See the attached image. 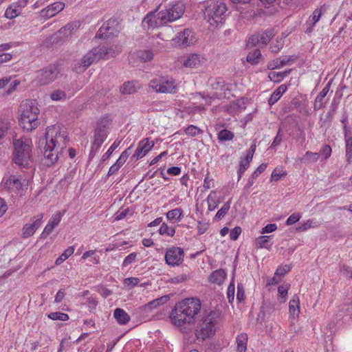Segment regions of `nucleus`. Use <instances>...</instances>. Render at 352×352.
<instances>
[{
  "mask_svg": "<svg viewBox=\"0 0 352 352\" xmlns=\"http://www.w3.org/2000/svg\"><path fill=\"white\" fill-rule=\"evenodd\" d=\"M196 41L194 32L188 28L184 29L178 33L175 38L173 39L175 45L178 47H187L193 44Z\"/></svg>",
  "mask_w": 352,
  "mask_h": 352,
  "instance_id": "obj_13",
  "label": "nucleus"
},
{
  "mask_svg": "<svg viewBox=\"0 0 352 352\" xmlns=\"http://www.w3.org/2000/svg\"><path fill=\"white\" fill-rule=\"evenodd\" d=\"M219 316L218 312L210 311L208 316L201 319L195 329V336L198 340H205L214 334L217 318Z\"/></svg>",
  "mask_w": 352,
  "mask_h": 352,
  "instance_id": "obj_7",
  "label": "nucleus"
},
{
  "mask_svg": "<svg viewBox=\"0 0 352 352\" xmlns=\"http://www.w3.org/2000/svg\"><path fill=\"white\" fill-rule=\"evenodd\" d=\"M98 60L97 52L90 51L87 52L83 57L74 64L73 70L80 74L84 72L86 69L89 67L92 63Z\"/></svg>",
  "mask_w": 352,
  "mask_h": 352,
  "instance_id": "obj_14",
  "label": "nucleus"
},
{
  "mask_svg": "<svg viewBox=\"0 0 352 352\" xmlns=\"http://www.w3.org/2000/svg\"><path fill=\"white\" fill-rule=\"evenodd\" d=\"M337 108L338 103L335 100H333L331 102V109L328 111L323 118H320V122L321 127L325 128L326 129L330 128L334 113Z\"/></svg>",
  "mask_w": 352,
  "mask_h": 352,
  "instance_id": "obj_21",
  "label": "nucleus"
},
{
  "mask_svg": "<svg viewBox=\"0 0 352 352\" xmlns=\"http://www.w3.org/2000/svg\"><path fill=\"white\" fill-rule=\"evenodd\" d=\"M272 236H260L256 239L255 245L256 248H266L270 249V245L268 246L267 243Z\"/></svg>",
  "mask_w": 352,
  "mask_h": 352,
  "instance_id": "obj_39",
  "label": "nucleus"
},
{
  "mask_svg": "<svg viewBox=\"0 0 352 352\" xmlns=\"http://www.w3.org/2000/svg\"><path fill=\"white\" fill-rule=\"evenodd\" d=\"M262 55L259 49H255L252 52H250L246 57V60L248 63H250L252 65H255L258 63L259 59L261 58Z\"/></svg>",
  "mask_w": 352,
  "mask_h": 352,
  "instance_id": "obj_38",
  "label": "nucleus"
},
{
  "mask_svg": "<svg viewBox=\"0 0 352 352\" xmlns=\"http://www.w3.org/2000/svg\"><path fill=\"white\" fill-rule=\"evenodd\" d=\"M154 144V142H150L148 138H144L139 142L135 153L131 156V160H137L142 158L153 148Z\"/></svg>",
  "mask_w": 352,
  "mask_h": 352,
  "instance_id": "obj_17",
  "label": "nucleus"
},
{
  "mask_svg": "<svg viewBox=\"0 0 352 352\" xmlns=\"http://www.w3.org/2000/svg\"><path fill=\"white\" fill-rule=\"evenodd\" d=\"M267 168V164L263 163L260 166H258L256 169L252 173L250 177L248 179L247 184H245L244 189L248 190L253 184H254V180L263 172L265 171V170Z\"/></svg>",
  "mask_w": 352,
  "mask_h": 352,
  "instance_id": "obj_29",
  "label": "nucleus"
},
{
  "mask_svg": "<svg viewBox=\"0 0 352 352\" xmlns=\"http://www.w3.org/2000/svg\"><path fill=\"white\" fill-rule=\"evenodd\" d=\"M129 212H131V215L133 214V212H131V210L129 208L118 210L115 214V221H120L123 219Z\"/></svg>",
  "mask_w": 352,
  "mask_h": 352,
  "instance_id": "obj_52",
  "label": "nucleus"
},
{
  "mask_svg": "<svg viewBox=\"0 0 352 352\" xmlns=\"http://www.w3.org/2000/svg\"><path fill=\"white\" fill-rule=\"evenodd\" d=\"M340 122L343 124L344 136H345L346 135H350L351 132L348 127V115L346 113H343Z\"/></svg>",
  "mask_w": 352,
  "mask_h": 352,
  "instance_id": "obj_58",
  "label": "nucleus"
},
{
  "mask_svg": "<svg viewBox=\"0 0 352 352\" xmlns=\"http://www.w3.org/2000/svg\"><path fill=\"white\" fill-rule=\"evenodd\" d=\"M5 186L17 191L23 190V184L21 180L14 175H11L5 182Z\"/></svg>",
  "mask_w": 352,
  "mask_h": 352,
  "instance_id": "obj_27",
  "label": "nucleus"
},
{
  "mask_svg": "<svg viewBox=\"0 0 352 352\" xmlns=\"http://www.w3.org/2000/svg\"><path fill=\"white\" fill-rule=\"evenodd\" d=\"M295 58L293 56H284L279 58H276L270 61L267 65V68L270 70L274 69H280L289 64V62L294 61Z\"/></svg>",
  "mask_w": 352,
  "mask_h": 352,
  "instance_id": "obj_20",
  "label": "nucleus"
},
{
  "mask_svg": "<svg viewBox=\"0 0 352 352\" xmlns=\"http://www.w3.org/2000/svg\"><path fill=\"white\" fill-rule=\"evenodd\" d=\"M160 6L153 11L148 12L143 19L142 24L144 27H147L149 28H154L157 25V22L155 20V14L157 12L159 9Z\"/></svg>",
  "mask_w": 352,
  "mask_h": 352,
  "instance_id": "obj_30",
  "label": "nucleus"
},
{
  "mask_svg": "<svg viewBox=\"0 0 352 352\" xmlns=\"http://www.w3.org/2000/svg\"><path fill=\"white\" fill-rule=\"evenodd\" d=\"M275 310L274 305L270 302L264 301L261 307L257 320L263 321L266 316H270Z\"/></svg>",
  "mask_w": 352,
  "mask_h": 352,
  "instance_id": "obj_26",
  "label": "nucleus"
},
{
  "mask_svg": "<svg viewBox=\"0 0 352 352\" xmlns=\"http://www.w3.org/2000/svg\"><path fill=\"white\" fill-rule=\"evenodd\" d=\"M20 10L16 8H14V6L12 3L6 9L4 16L7 19H13L18 16L20 14Z\"/></svg>",
  "mask_w": 352,
  "mask_h": 352,
  "instance_id": "obj_42",
  "label": "nucleus"
},
{
  "mask_svg": "<svg viewBox=\"0 0 352 352\" xmlns=\"http://www.w3.org/2000/svg\"><path fill=\"white\" fill-rule=\"evenodd\" d=\"M111 120L109 116H102L96 123L91 136L92 142L88 161H91L107 140L110 130Z\"/></svg>",
  "mask_w": 352,
  "mask_h": 352,
  "instance_id": "obj_6",
  "label": "nucleus"
},
{
  "mask_svg": "<svg viewBox=\"0 0 352 352\" xmlns=\"http://www.w3.org/2000/svg\"><path fill=\"white\" fill-rule=\"evenodd\" d=\"M48 318L52 320L66 321L69 320V315L63 312H52L48 315Z\"/></svg>",
  "mask_w": 352,
  "mask_h": 352,
  "instance_id": "obj_45",
  "label": "nucleus"
},
{
  "mask_svg": "<svg viewBox=\"0 0 352 352\" xmlns=\"http://www.w3.org/2000/svg\"><path fill=\"white\" fill-rule=\"evenodd\" d=\"M226 276V272L223 269L217 270L212 272L208 277V280L214 284L221 285Z\"/></svg>",
  "mask_w": 352,
  "mask_h": 352,
  "instance_id": "obj_25",
  "label": "nucleus"
},
{
  "mask_svg": "<svg viewBox=\"0 0 352 352\" xmlns=\"http://www.w3.org/2000/svg\"><path fill=\"white\" fill-rule=\"evenodd\" d=\"M113 317L119 324H126L131 320L130 316L122 308H116L113 311Z\"/></svg>",
  "mask_w": 352,
  "mask_h": 352,
  "instance_id": "obj_23",
  "label": "nucleus"
},
{
  "mask_svg": "<svg viewBox=\"0 0 352 352\" xmlns=\"http://www.w3.org/2000/svg\"><path fill=\"white\" fill-rule=\"evenodd\" d=\"M287 87L286 85H280L270 96L268 100V104L270 106L274 104L280 98L282 95L287 91Z\"/></svg>",
  "mask_w": 352,
  "mask_h": 352,
  "instance_id": "obj_28",
  "label": "nucleus"
},
{
  "mask_svg": "<svg viewBox=\"0 0 352 352\" xmlns=\"http://www.w3.org/2000/svg\"><path fill=\"white\" fill-rule=\"evenodd\" d=\"M245 299V288L243 284L239 283L237 285L236 300L239 302H241Z\"/></svg>",
  "mask_w": 352,
  "mask_h": 352,
  "instance_id": "obj_57",
  "label": "nucleus"
},
{
  "mask_svg": "<svg viewBox=\"0 0 352 352\" xmlns=\"http://www.w3.org/2000/svg\"><path fill=\"white\" fill-rule=\"evenodd\" d=\"M275 35L276 32L273 28L257 32L249 37L246 47L250 49L256 46L261 47L266 46Z\"/></svg>",
  "mask_w": 352,
  "mask_h": 352,
  "instance_id": "obj_8",
  "label": "nucleus"
},
{
  "mask_svg": "<svg viewBox=\"0 0 352 352\" xmlns=\"http://www.w3.org/2000/svg\"><path fill=\"white\" fill-rule=\"evenodd\" d=\"M184 252L179 247H172L166 250V263L169 266H179L184 261Z\"/></svg>",
  "mask_w": 352,
  "mask_h": 352,
  "instance_id": "obj_12",
  "label": "nucleus"
},
{
  "mask_svg": "<svg viewBox=\"0 0 352 352\" xmlns=\"http://www.w3.org/2000/svg\"><path fill=\"white\" fill-rule=\"evenodd\" d=\"M166 218L169 221H180L183 217V210L177 208L166 212Z\"/></svg>",
  "mask_w": 352,
  "mask_h": 352,
  "instance_id": "obj_36",
  "label": "nucleus"
},
{
  "mask_svg": "<svg viewBox=\"0 0 352 352\" xmlns=\"http://www.w3.org/2000/svg\"><path fill=\"white\" fill-rule=\"evenodd\" d=\"M248 335L245 333H241L237 336L236 342L237 344V352H245L247 350Z\"/></svg>",
  "mask_w": 352,
  "mask_h": 352,
  "instance_id": "obj_34",
  "label": "nucleus"
},
{
  "mask_svg": "<svg viewBox=\"0 0 352 352\" xmlns=\"http://www.w3.org/2000/svg\"><path fill=\"white\" fill-rule=\"evenodd\" d=\"M284 41L283 38L276 39V43L271 45V50L272 53L278 52L283 47Z\"/></svg>",
  "mask_w": 352,
  "mask_h": 352,
  "instance_id": "obj_59",
  "label": "nucleus"
},
{
  "mask_svg": "<svg viewBox=\"0 0 352 352\" xmlns=\"http://www.w3.org/2000/svg\"><path fill=\"white\" fill-rule=\"evenodd\" d=\"M13 147L12 161L14 163L21 168H29L32 160L31 140L23 137L14 139Z\"/></svg>",
  "mask_w": 352,
  "mask_h": 352,
  "instance_id": "obj_5",
  "label": "nucleus"
},
{
  "mask_svg": "<svg viewBox=\"0 0 352 352\" xmlns=\"http://www.w3.org/2000/svg\"><path fill=\"white\" fill-rule=\"evenodd\" d=\"M59 74L60 69L58 65H50L38 71L37 76L38 82L41 85H48L56 79Z\"/></svg>",
  "mask_w": 352,
  "mask_h": 352,
  "instance_id": "obj_10",
  "label": "nucleus"
},
{
  "mask_svg": "<svg viewBox=\"0 0 352 352\" xmlns=\"http://www.w3.org/2000/svg\"><path fill=\"white\" fill-rule=\"evenodd\" d=\"M230 204L231 200H228L227 202H226L223 206L217 211L214 219L217 220H220L223 218L230 208Z\"/></svg>",
  "mask_w": 352,
  "mask_h": 352,
  "instance_id": "obj_43",
  "label": "nucleus"
},
{
  "mask_svg": "<svg viewBox=\"0 0 352 352\" xmlns=\"http://www.w3.org/2000/svg\"><path fill=\"white\" fill-rule=\"evenodd\" d=\"M149 87L156 93H175L176 86L172 78L168 76H160L152 79L149 82Z\"/></svg>",
  "mask_w": 352,
  "mask_h": 352,
  "instance_id": "obj_9",
  "label": "nucleus"
},
{
  "mask_svg": "<svg viewBox=\"0 0 352 352\" xmlns=\"http://www.w3.org/2000/svg\"><path fill=\"white\" fill-rule=\"evenodd\" d=\"M251 162L252 160L246 157L241 158L237 170L238 181L241 179L245 171L249 168Z\"/></svg>",
  "mask_w": 352,
  "mask_h": 352,
  "instance_id": "obj_35",
  "label": "nucleus"
},
{
  "mask_svg": "<svg viewBox=\"0 0 352 352\" xmlns=\"http://www.w3.org/2000/svg\"><path fill=\"white\" fill-rule=\"evenodd\" d=\"M226 84L221 78H217L213 82H211L210 87L213 90H225Z\"/></svg>",
  "mask_w": 352,
  "mask_h": 352,
  "instance_id": "obj_49",
  "label": "nucleus"
},
{
  "mask_svg": "<svg viewBox=\"0 0 352 352\" xmlns=\"http://www.w3.org/2000/svg\"><path fill=\"white\" fill-rule=\"evenodd\" d=\"M171 10V8L168 6L165 10L160 11L157 14L158 19H160L162 23H166L179 19V17H176Z\"/></svg>",
  "mask_w": 352,
  "mask_h": 352,
  "instance_id": "obj_22",
  "label": "nucleus"
},
{
  "mask_svg": "<svg viewBox=\"0 0 352 352\" xmlns=\"http://www.w3.org/2000/svg\"><path fill=\"white\" fill-rule=\"evenodd\" d=\"M203 62V58L197 54H190L184 61V65L186 67L195 68L199 66Z\"/></svg>",
  "mask_w": 352,
  "mask_h": 352,
  "instance_id": "obj_24",
  "label": "nucleus"
},
{
  "mask_svg": "<svg viewBox=\"0 0 352 352\" xmlns=\"http://www.w3.org/2000/svg\"><path fill=\"white\" fill-rule=\"evenodd\" d=\"M235 286L233 282H231L227 290V296L230 303H232L234 299Z\"/></svg>",
  "mask_w": 352,
  "mask_h": 352,
  "instance_id": "obj_55",
  "label": "nucleus"
},
{
  "mask_svg": "<svg viewBox=\"0 0 352 352\" xmlns=\"http://www.w3.org/2000/svg\"><path fill=\"white\" fill-rule=\"evenodd\" d=\"M66 98V94L61 90H56L51 94V99L52 100H60Z\"/></svg>",
  "mask_w": 352,
  "mask_h": 352,
  "instance_id": "obj_60",
  "label": "nucleus"
},
{
  "mask_svg": "<svg viewBox=\"0 0 352 352\" xmlns=\"http://www.w3.org/2000/svg\"><path fill=\"white\" fill-rule=\"evenodd\" d=\"M340 271L344 276L352 278V268L351 267L344 264L340 266Z\"/></svg>",
  "mask_w": 352,
  "mask_h": 352,
  "instance_id": "obj_61",
  "label": "nucleus"
},
{
  "mask_svg": "<svg viewBox=\"0 0 352 352\" xmlns=\"http://www.w3.org/2000/svg\"><path fill=\"white\" fill-rule=\"evenodd\" d=\"M292 269V267L289 265H285L283 267H278L275 272V275L277 276H284L287 273H288Z\"/></svg>",
  "mask_w": 352,
  "mask_h": 352,
  "instance_id": "obj_63",
  "label": "nucleus"
},
{
  "mask_svg": "<svg viewBox=\"0 0 352 352\" xmlns=\"http://www.w3.org/2000/svg\"><path fill=\"white\" fill-rule=\"evenodd\" d=\"M58 139H60L63 141L64 146L66 144V141H68L67 135L61 134L59 131L58 127L55 126L48 127L45 133V144L43 152L45 159V163L48 166L54 164L59 157L58 153H53V151L56 147L58 142Z\"/></svg>",
  "mask_w": 352,
  "mask_h": 352,
  "instance_id": "obj_2",
  "label": "nucleus"
},
{
  "mask_svg": "<svg viewBox=\"0 0 352 352\" xmlns=\"http://www.w3.org/2000/svg\"><path fill=\"white\" fill-rule=\"evenodd\" d=\"M242 232L241 228L239 226L234 227L232 230H231L230 232V239L232 241H236L238 239L239 235Z\"/></svg>",
  "mask_w": 352,
  "mask_h": 352,
  "instance_id": "obj_62",
  "label": "nucleus"
},
{
  "mask_svg": "<svg viewBox=\"0 0 352 352\" xmlns=\"http://www.w3.org/2000/svg\"><path fill=\"white\" fill-rule=\"evenodd\" d=\"M320 157V153H313L311 151H307L302 158V161L304 162H316Z\"/></svg>",
  "mask_w": 352,
  "mask_h": 352,
  "instance_id": "obj_48",
  "label": "nucleus"
},
{
  "mask_svg": "<svg viewBox=\"0 0 352 352\" xmlns=\"http://www.w3.org/2000/svg\"><path fill=\"white\" fill-rule=\"evenodd\" d=\"M119 32L118 23L115 19H110L106 21L98 30L96 38H107L116 36Z\"/></svg>",
  "mask_w": 352,
  "mask_h": 352,
  "instance_id": "obj_11",
  "label": "nucleus"
},
{
  "mask_svg": "<svg viewBox=\"0 0 352 352\" xmlns=\"http://www.w3.org/2000/svg\"><path fill=\"white\" fill-rule=\"evenodd\" d=\"M168 6L176 17L181 18L185 12V5L180 1L170 3Z\"/></svg>",
  "mask_w": 352,
  "mask_h": 352,
  "instance_id": "obj_32",
  "label": "nucleus"
},
{
  "mask_svg": "<svg viewBox=\"0 0 352 352\" xmlns=\"http://www.w3.org/2000/svg\"><path fill=\"white\" fill-rule=\"evenodd\" d=\"M344 137L346 146V159L349 164L352 163V135H346Z\"/></svg>",
  "mask_w": 352,
  "mask_h": 352,
  "instance_id": "obj_37",
  "label": "nucleus"
},
{
  "mask_svg": "<svg viewBox=\"0 0 352 352\" xmlns=\"http://www.w3.org/2000/svg\"><path fill=\"white\" fill-rule=\"evenodd\" d=\"M138 82L128 81L124 82L120 88L122 94H132L138 91Z\"/></svg>",
  "mask_w": 352,
  "mask_h": 352,
  "instance_id": "obj_31",
  "label": "nucleus"
},
{
  "mask_svg": "<svg viewBox=\"0 0 352 352\" xmlns=\"http://www.w3.org/2000/svg\"><path fill=\"white\" fill-rule=\"evenodd\" d=\"M328 7L326 4H323L313 12L305 23L307 28L305 32L306 34H311L314 31V27L319 21L320 17L327 12Z\"/></svg>",
  "mask_w": 352,
  "mask_h": 352,
  "instance_id": "obj_15",
  "label": "nucleus"
},
{
  "mask_svg": "<svg viewBox=\"0 0 352 352\" xmlns=\"http://www.w3.org/2000/svg\"><path fill=\"white\" fill-rule=\"evenodd\" d=\"M62 215L63 213L60 211H58L50 219L47 224L40 235V239H45L52 233L54 228L57 226L60 223Z\"/></svg>",
  "mask_w": 352,
  "mask_h": 352,
  "instance_id": "obj_18",
  "label": "nucleus"
},
{
  "mask_svg": "<svg viewBox=\"0 0 352 352\" xmlns=\"http://www.w3.org/2000/svg\"><path fill=\"white\" fill-rule=\"evenodd\" d=\"M52 10L54 11V12L58 14L60 11H62L65 7V4L62 2H55L54 3H52L49 6Z\"/></svg>",
  "mask_w": 352,
  "mask_h": 352,
  "instance_id": "obj_64",
  "label": "nucleus"
},
{
  "mask_svg": "<svg viewBox=\"0 0 352 352\" xmlns=\"http://www.w3.org/2000/svg\"><path fill=\"white\" fill-rule=\"evenodd\" d=\"M19 125L27 131H31L38 125V115L40 112L36 101L27 100L20 105Z\"/></svg>",
  "mask_w": 352,
  "mask_h": 352,
  "instance_id": "obj_4",
  "label": "nucleus"
},
{
  "mask_svg": "<svg viewBox=\"0 0 352 352\" xmlns=\"http://www.w3.org/2000/svg\"><path fill=\"white\" fill-rule=\"evenodd\" d=\"M159 233L161 235L173 236L175 234V229L173 227H168L166 223H163L159 229Z\"/></svg>",
  "mask_w": 352,
  "mask_h": 352,
  "instance_id": "obj_44",
  "label": "nucleus"
},
{
  "mask_svg": "<svg viewBox=\"0 0 352 352\" xmlns=\"http://www.w3.org/2000/svg\"><path fill=\"white\" fill-rule=\"evenodd\" d=\"M333 79H331L322 90L318 94L314 100V111H318L322 108L324 107V98L330 90V87L332 83Z\"/></svg>",
  "mask_w": 352,
  "mask_h": 352,
  "instance_id": "obj_19",
  "label": "nucleus"
},
{
  "mask_svg": "<svg viewBox=\"0 0 352 352\" xmlns=\"http://www.w3.org/2000/svg\"><path fill=\"white\" fill-rule=\"evenodd\" d=\"M137 255L138 254L136 252H132L129 254L128 256H126L122 262V267H125L129 265L134 263L135 261L136 260Z\"/></svg>",
  "mask_w": 352,
  "mask_h": 352,
  "instance_id": "obj_53",
  "label": "nucleus"
},
{
  "mask_svg": "<svg viewBox=\"0 0 352 352\" xmlns=\"http://www.w3.org/2000/svg\"><path fill=\"white\" fill-rule=\"evenodd\" d=\"M120 144V141H115L111 144L110 148L107 150V151L102 155V156L101 157V162H105L106 160H107L110 157V156L112 155L113 151L119 146Z\"/></svg>",
  "mask_w": 352,
  "mask_h": 352,
  "instance_id": "obj_46",
  "label": "nucleus"
},
{
  "mask_svg": "<svg viewBox=\"0 0 352 352\" xmlns=\"http://www.w3.org/2000/svg\"><path fill=\"white\" fill-rule=\"evenodd\" d=\"M201 307V301L196 298H188L177 302L169 315L171 323L187 333L194 327Z\"/></svg>",
  "mask_w": 352,
  "mask_h": 352,
  "instance_id": "obj_1",
  "label": "nucleus"
},
{
  "mask_svg": "<svg viewBox=\"0 0 352 352\" xmlns=\"http://www.w3.org/2000/svg\"><path fill=\"white\" fill-rule=\"evenodd\" d=\"M301 218V214L299 212H295L291 214L286 220L287 226H292L298 222Z\"/></svg>",
  "mask_w": 352,
  "mask_h": 352,
  "instance_id": "obj_54",
  "label": "nucleus"
},
{
  "mask_svg": "<svg viewBox=\"0 0 352 352\" xmlns=\"http://www.w3.org/2000/svg\"><path fill=\"white\" fill-rule=\"evenodd\" d=\"M186 134L188 135L195 137L199 134H201L203 133V131L201 130L199 127L195 126V125H189L188 127H186L184 130Z\"/></svg>",
  "mask_w": 352,
  "mask_h": 352,
  "instance_id": "obj_47",
  "label": "nucleus"
},
{
  "mask_svg": "<svg viewBox=\"0 0 352 352\" xmlns=\"http://www.w3.org/2000/svg\"><path fill=\"white\" fill-rule=\"evenodd\" d=\"M234 137V133L226 129L221 130L217 134V138L220 142L232 140Z\"/></svg>",
  "mask_w": 352,
  "mask_h": 352,
  "instance_id": "obj_41",
  "label": "nucleus"
},
{
  "mask_svg": "<svg viewBox=\"0 0 352 352\" xmlns=\"http://www.w3.org/2000/svg\"><path fill=\"white\" fill-rule=\"evenodd\" d=\"M291 72L292 69H286L281 72H270L268 74V78L271 81L278 83L287 76Z\"/></svg>",
  "mask_w": 352,
  "mask_h": 352,
  "instance_id": "obj_33",
  "label": "nucleus"
},
{
  "mask_svg": "<svg viewBox=\"0 0 352 352\" xmlns=\"http://www.w3.org/2000/svg\"><path fill=\"white\" fill-rule=\"evenodd\" d=\"M159 307L158 304L156 302L155 299L148 302V303L145 304L144 305L142 306L140 309L145 311H152L154 309H156Z\"/></svg>",
  "mask_w": 352,
  "mask_h": 352,
  "instance_id": "obj_56",
  "label": "nucleus"
},
{
  "mask_svg": "<svg viewBox=\"0 0 352 352\" xmlns=\"http://www.w3.org/2000/svg\"><path fill=\"white\" fill-rule=\"evenodd\" d=\"M74 248L73 246L68 247L63 253L58 257L55 261V264L56 265H60L62 264L66 259H67L70 256L74 254Z\"/></svg>",
  "mask_w": 352,
  "mask_h": 352,
  "instance_id": "obj_40",
  "label": "nucleus"
},
{
  "mask_svg": "<svg viewBox=\"0 0 352 352\" xmlns=\"http://www.w3.org/2000/svg\"><path fill=\"white\" fill-rule=\"evenodd\" d=\"M227 11V6L221 0H209L205 5L204 19L211 26L218 28L225 23Z\"/></svg>",
  "mask_w": 352,
  "mask_h": 352,
  "instance_id": "obj_3",
  "label": "nucleus"
},
{
  "mask_svg": "<svg viewBox=\"0 0 352 352\" xmlns=\"http://www.w3.org/2000/svg\"><path fill=\"white\" fill-rule=\"evenodd\" d=\"M111 50V47H109L107 46H102L98 49H94V52H97L98 60L103 56H106L110 54V51Z\"/></svg>",
  "mask_w": 352,
  "mask_h": 352,
  "instance_id": "obj_50",
  "label": "nucleus"
},
{
  "mask_svg": "<svg viewBox=\"0 0 352 352\" xmlns=\"http://www.w3.org/2000/svg\"><path fill=\"white\" fill-rule=\"evenodd\" d=\"M43 218V213H40L36 217L31 218V221L32 222L31 223H26L23 226L22 237L23 239H26L32 236L35 233L36 230L41 226Z\"/></svg>",
  "mask_w": 352,
  "mask_h": 352,
  "instance_id": "obj_16",
  "label": "nucleus"
},
{
  "mask_svg": "<svg viewBox=\"0 0 352 352\" xmlns=\"http://www.w3.org/2000/svg\"><path fill=\"white\" fill-rule=\"evenodd\" d=\"M287 175L286 172H281L280 170H278L277 168H276L273 172L272 173L270 180L272 182H278L283 177H285Z\"/></svg>",
  "mask_w": 352,
  "mask_h": 352,
  "instance_id": "obj_51",
  "label": "nucleus"
}]
</instances>
